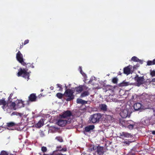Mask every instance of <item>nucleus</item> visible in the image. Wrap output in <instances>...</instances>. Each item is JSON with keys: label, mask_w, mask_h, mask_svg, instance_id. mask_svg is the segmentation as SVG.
Listing matches in <instances>:
<instances>
[{"label": "nucleus", "mask_w": 155, "mask_h": 155, "mask_svg": "<svg viewBox=\"0 0 155 155\" xmlns=\"http://www.w3.org/2000/svg\"><path fill=\"white\" fill-rule=\"evenodd\" d=\"M71 113L70 111L67 110L64 112L63 114L61 116V117L66 118L67 120V118L71 116Z\"/></svg>", "instance_id": "11"}, {"label": "nucleus", "mask_w": 155, "mask_h": 155, "mask_svg": "<svg viewBox=\"0 0 155 155\" xmlns=\"http://www.w3.org/2000/svg\"><path fill=\"white\" fill-rule=\"evenodd\" d=\"M13 95V94H11L10 95V97H10L11 98L12 97V95Z\"/></svg>", "instance_id": "47"}, {"label": "nucleus", "mask_w": 155, "mask_h": 155, "mask_svg": "<svg viewBox=\"0 0 155 155\" xmlns=\"http://www.w3.org/2000/svg\"><path fill=\"white\" fill-rule=\"evenodd\" d=\"M130 114V110L127 109L122 110L120 113V116L123 118L129 117Z\"/></svg>", "instance_id": "5"}, {"label": "nucleus", "mask_w": 155, "mask_h": 155, "mask_svg": "<svg viewBox=\"0 0 155 155\" xmlns=\"http://www.w3.org/2000/svg\"><path fill=\"white\" fill-rule=\"evenodd\" d=\"M131 60L134 61H138L139 59L137 57L134 56L131 58Z\"/></svg>", "instance_id": "29"}, {"label": "nucleus", "mask_w": 155, "mask_h": 155, "mask_svg": "<svg viewBox=\"0 0 155 155\" xmlns=\"http://www.w3.org/2000/svg\"><path fill=\"white\" fill-rule=\"evenodd\" d=\"M103 151V148L101 147H98L97 148V152L98 154H101L102 153Z\"/></svg>", "instance_id": "27"}, {"label": "nucleus", "mask_w": 155, "mask_h": 155, "mask_svg": "<svg viewBox=\"0 0 155 155\" xmlns=\"http://www.w3.org/2000/svg\"><path fill=\"white\" fill-rule=\"evenodd\" d=\"M79 68L80 69V72L82 74V75L83 76H85L86 75L83 72H82L81 67H80Z\"/></svg>", "instance_id": "35"}, {"label": "nucleus", "mask_w": 155, "mask_h": 155, "mask_svg": "<svg viewBox=\"0 0 155 155\" xmlns=\"http://www.w3.org/2000/svg\"><path fill=\"white\" fill-rule=\"evenodd\" d=\"M18 71L17 74L18 77L22 76L25 78H27V81L29 79L30 73L31 72H28V69L20 68Z\"/></svg>", "instance_id": "1"}, {"label": "nucleus", "mask_w": 155, "mask_h": 155, "mask_svg": "<svg viewBox=\"0 0 155 155\" xmlns=\"http://www.w3.org/2000/svg\"><path fill=\"white\" fill-rule=\"evenodd\" d=\"M0 155H8L7 153L5 151H2L1 153L0 154Z\"/></svg>", "instance_id": "36"}, {"label": "nucleus", "mask_w": 155, "mask_h": 155, "mask_svg": "<svg viewBox=\"0 0 155 155\" xmlns=\"http://www.w3.org/2000/svg\"><path fill=\"white\" fill-rule=\"evenodd\" d=\"M135 126V124L132 120L128 121L127 127L130 129H132Z\"/></svg>", "instance_id": "12"}, {"label": "nucleus", "mask_w": 155, "mask_h": 155, "mask_svg": "<svg viewBox=\"0 0 155 155\" xmlns=\"http://www.w3.org/2000/svg\"><path fill=\"white\" fill-rule=\"evenodd\" d=\"M57 148L58 149H58H61V146H58L57 147Z\"/></svg>", "instance_id": "43"}, {"label": "nucleus", "mask_w": 155, "mask_h": 155, "mask_svg": "<svg viewBox=\"0 0 155 155\" xmlns=\"http://www.w3.org/2000/svg\"><path fill=\"white\" fill-rule=\"evenodd\" d=\"M106 118L108 120L111 121L113 122L114 120L113 118L110 115H107L106 117Z\"/></svg>", "instance_id": "25"}, {"label": "nucleus", "mask_w": 155, "mask_h": 155, "mask_svg": "<svg viewBox=\"0 0 155 155\" xmlns=\"http://www.w3.org/2000/svg\"><path fill=\"white\" fill-rule=\"evenodd\" d=\"M0 105H2V107L3 109H5L8 107V103L5 101L4 99H2L0 100Z\"/></svg>", "instance_id": "9"}, {"label": "nucleus", "mask_w": 155, "mask_h": 155, "mask_svg": "<svg viewBox=\"0 0 155 155\" xmlns=\"http://www.w3.org/2000/svg\"><path fill=\"white\" fill-rule=\"evenodd\" d=\"M150 75L152 76H155V71H150Z\"/></svg>", "instance_id": "37"}, {"label": "nucleus", "mask_w": 155, "mask_h": 155, "mask_svg": "<svg viewBox=\"0 0 155 155\" xmlns=\"http://www.w3.org/2000/svg\"><path fill=\"white\" fill-rule=\"evenodd\" d=\"M28 42H29V40H27L25 41H24V45H25L26 44L28 43Z\"/></svg>", "instance_id": "42"}, {"label": "nucleus", "mask_w": 155, "mask_h": 155, "mask_svg": "<svg viewBox=\"0 0 155 155\" xmlns=\"http://www.w3.org/2000/svg\"><path fill=\"white\" fill-rule=\"evenodd\" d=\"M120 138H123L124 137L131 138L132 137L130 134L126 132H122L120 133Z\"/></svg>", "instance_id": "13"}, {"label": "nucleus", "mask_w": 155, "mask_h": 155, "mask_svg": "<svg viewBox=\"0 0 155 155\" xmlns=\"http://www.w3.org/2000/svg\"><path fill=\"white\" fill-rule=\"evenodd\" d=\"M43 120H41L36 124V126L37 127L40 128L43 125Z\"/></svg>", "instance_id": "19"}, {"label": "nucleus", "mask_w": 155, "mask_h": 155, "mask_svg": "<svg viewBox=\"0 0 155 155\" xmlns=\"http://www.w3.org/2000/svg\"><path fill=\"white\" fill-rule=\"evenodd\" d=\"M43 155H66L65 154H63L61 153H59L57 152L54 151L52 154L51 155H48L46 154H44Z\"/></svg>", "instance_id": "28"}, {"label": "nucleus", "mask_w": 155, "mask_h": 155, "mask_svg": "<svg viewBox=\"0 0 155 155\" xmlns=\"http://www.w3.org/2000/svg\"><path fill=\"white\" fill-rule=\"evenodd\" d=\"M28 97L29 100L31 101H35L36 98V97L34 94H31Z\"/></svg>", "instance_id": "15"}, {"label": "nucleus", "mask_w": 155, "mask_h": 155, "mask_svg": "<svg viewBox=\"0 0 155 155\" xmlns=\"http://www.w3.org/2000/svg\"><path fill=\"white\" fill-rule=\"evenodd\" d=\"M123 143H125L127 144L128 145L130 143V142H129V141L128 140H126V141H124L123 142Z\"/></svg>", "instance_id": "39"}, {"label": "nucleus", "mask_w": 155, "mask_h": 155, "mask_svg": "<svg viewBox=\"0 0 155 155\" xmlns=\"http://www.w3.org/2000/svg\"><path fill=\"white\" fill-rule=\"evenodd\" d=\"M16 58L17 60L23 65H26V64L23 61L22 55L19 51L16 54Z\"/></svg>", "instance_id": "7"}, {"label": "nucleus", "mask_w": 155, "mask_h": 155, "mask_svg": "<svg viewBox=\"0 0 155 155\" xmlns=\"http://www.w3.org/2000/svg\"><path fill=\"white\" fill-rule=\"evenodd\" d=\"M148 80V83H150V81L149 80Z\"/></svg>", "instance_id": "49"}, {"label": "nucleus", "mask_w": 155, "mask_h": 155, "mask_svg": "<svg viewBox=\"0 0 155 155\" xmlns=\"http://www.w3.org/2000/svg\"><path fill=\"white\" fill-rule=\"evenodd\" d=\"M134 80L136 81V84L138 86L146 83L145 79L143 77H139L137 75L135 77Z\"/></svg>", "instance_id": "2"}, {"label": "nucleus", "mask_w": 155, "mask_h": 155, "mask_svg": "<svg viewBox=\"0 0 155 155\" xmlns=\"http://www.w3.org/2000/svg\"><path fill=\"white\" fill-rule=\"evenodd\" d=\"M43 91V90H41V91Z\"/></svg>", "instance_id": "51"}, {"label": "nucleus", "mask_w": 155, "mask_h": 155, "mask_svg": "<svg viewBox=\"0 0 155 155\" xmlns=\"http://www.w3.org/2000/svg\"><path fill=\"white\" fill-rule=\"evenodd\" d=\"M89 94V92L87 91H85L82 93L81 95V97H84L86 96H87Z\"/></svg>", "instance_id": "26"}, {"label": "nucleus", "mask_w": 155, "mask_h": 155, "mask_svg": "<svg viewBox=\"0 0 155 155\" xmlns=\"http://www.w3.org/2000/svg\"><path fill=\"white\" fill-rule=\"evenodd\" d=\"M147 64L148 65H153V64L152 61H149L147 62Z\"/></svg>", "instance_id": "38"}, {"label": "nucleus", "mask_w": 155, "mask_h": 155, "mask_svg": "<svg viewBox=\"0 0 155 155\" xmlns=\"http://www.w3.org/2000/svg\"><path fill=\"white\" fill-rule=\"evenodd\" d=\"M55 139L57 140L58 141L60 142H62L63 141V140L62 138L60 137H57L55 138Z\"/></svg>", "instance_id": "30"}, {"label": "nucleus", "mask_w": 155, "mask_h": 155, "mask_svg": "<svg viewBox=\"0 0 155 155\" xmlns=\"http://www.w3.org/2000/svg\"><path fill=\"white\" fill-rule=\"evenodd\" d=\"M67 123V120L66 118L61 117L58 121L57 124L58 125L63 127L65 126Z\"/></svg>", "instance_id": "6"}, {"label": "nucleus", "mask_w": 155, "mask_h": 155, "mask_svg": "<svg viewBox=\"0 0 155 155\" xmlns=\"http://www.w3.org/2000/svg\"><path fill=\"white\" fill-rule=\"evenodd\" d=\"M90 149L91 151H93L94 150V146H91L90 147Z\"/></svg>", "instance_id": "41"}, {"label": "nucleus", "mask_w": 155, "mask_h": 155, "mask_svg": "<svg viewBox=\"0 0 155 155\" xmlns=\"http://www.w3.org/2000/svg\"><path fill=\"white\" fill-rule=\"evenodd\" d=\"M7 129L8 130H10V129L9 128H7Z\"/></svg>", "instance_id": "50"}, {"label": "nucleus", "mask_w": 155, "mask_h": 155, "mask_svg": "<svg viewBox=\"0 0 155 155\" xmlns=\"http://www.w3.org/2000/svg\"><path fill=\"white\" fill-rule=\"evenodd\" d=\"M23 115V114L19 113L16 111L13 112L11 114V116H12L13 115H16V116H19L20 117H22Z\"/></svg>", "instance_id": "20"}, {"label": "nucleus", "mask_w": 155, "mask_h": 155, "mask_svg": "<svg viewBox=\"0 0 155 155\" xmlns=\"http://www.w3.org/2000/svg\"><path fill=\"white\" fill-rule=\"evenodd\" d=\"M83 90V86H80L76 88V91L78 93H80Z\"/></svg>", "instance_id": "21"}, {"label": "nucleus", "mask_w": 155, "mask_h": 155, "mask_svg": "<svg viewBox=\"0 0 155 155\" xmlns=\"http://www.w3.org/2000/svg\"><path fill=\"white\" fill-rule=\"evenodd\" d=\"M73 93V91L71 90L68 89L66 91L64 95L68 97L67 99V101H70L74 98Z\"/></svg>", "instance_id": "4"}, {"label": "nucleus", "mask_w": 155, "mask_h": 155, "mask_svg": "<svg viewBox=\"0 0 155 155\" xmlns=\"http://www.w3.org/2000/svg\"><path fill=\"white\" fill-rule=\"evenodd\" d=\"M152 133L153 134L155 135V131H153Z\"/></svg>", "instance_id": "45"}, {"label": "nucleus", "mask_w": 155, "mask_h": 155, "mask_svg": "<svg viewBox=\"0 0 155 155\" xmlns=\"http://www.w3.org/2000/svg\"><path fill=\"white\" fill-rule=\"evenodd\" d=\"M63 95L60 93H57L56 94L57 97L59 98H62Z\"/></svg>", "instance_id": "31"}, {"label": "nucleus", "mask_w": 155, "mask_h": 155, "mask_svg": "<svg viewBox=\"0 0 155 155\" xmlns=\"http://www.w3.org/2000/svg\"><path fill=\"white\" fill-rule=\"evenodd\" d=\"M30 66L31 67H32L33 68H34V66L32 64L31 65V66Z\"/></svg>", "instance_id": "48"}, {"label": "nucleus", "mask_w": 155, "mask_h": 155, "mask_svg": "<svg viewBox=\"0 0 155 155\" xmlns=\"http://www.w3.org/2000/svg\"><path fill=\"white\" fill-rule=\"evenodd\" d=\"M94 127V126L93 125H90L86 127L85 128V130L86 132H89L91 130H93Z\"/></svg>", "instance_id": "18"}, {"label": "nucleus", "mask_w": 155, "mask_h": 155, "mask_svg": "<svg viewBox=\"0 0 155 155\" xmlns=\"http://www.w3.org/2000/svg\"><path fill=\"white\" fill-rule=\"evenodd\" d=\"M58 150L61 151H66V149L65 148H62L61 149H58Z\"/></svg>", "instance_id": "40"}, {"label": "nucleus", "mask_w": 155, "mask_h": 155, "mask_svg": "<svg viewBox=\"0 0 155 155\" xmlns=\"http://www.w3.org/2000/svg\"><path fill=\"white\" fill-rule=\"evenodd\" d=\"M77 102L78 104H84L86 103V101H85L81 99H78L77 100Z\"/></svg>", "instance_id": "22"}, {"label": "nucleus", "mask_w": 155, "mask_h": 155, "mask_svg": "<svg viewBox=\"0 0 155 155\" xmlns=\"http://www.w3.org/2000/svg\"><path fill=\"white\" fill-rule=\"evenodd\" d=\"M15 102H12L8 103V108L6 109V111L8 113H10L11 112V109L8 108L10 107L12 108L14 110L16 109V108L15 107Z\"/></svg>", "instance_id": "8"}, {"label": "nucleus", "mask_w": 155, "mask_h": 155, "mask_svg": "<svg viewBox=\"0 0 155 155\" xmlns=\"http://www.w3.org/2000/svg\"><path fill=\"white\" fill-rule=\"evenodd\" d=\"M134 108L135 110H138L143 108L142 104L139 103H136L134 105Z\"/></svg>", "instance_id": "10"}, {"label": "nucleus", "mask_w": 155, "mask_h": 155, "mask_svg": "<svg viewBox=\"0 0 155 155\" xmlns=\"http://www.w3.org/2000/svg\"><path fill=\"white\" fill-rule=\"evenodd\" d=\"M18 103L19 104L18 105V106L19 107H24V102L22 101L21 100H18Z\"/></svg>", "instance_id": "23"}, {"label": "nucleus", "mask_w": 155, "mask_h": 155, "mask_svg": "<svg viewBox=\"0 0 155 155\" xmlns=\"http://www.w3.org/2000/svg\"><path fill=\"white\" fill-rule=\"evenodd\" d=\"M50 89L51 90H53L54 89V87H50Z\"/></svg>", "instance_id": "46"}, {"label": "nucleus", "mask_w": 155, "mask_h": 155, "mask_svg": "<svg viewBox=\"0 0 155 155\" xmlns=\"http://www.w3.org/2000/svg\"><path fill=\"white\" fill-rule=\"evenodd\" d=\"M152 62H153V64H155V59L153 60L152 61Z\"/></svg>", "instance_id": "44"}, {"label": "nucleus", "mask_w": 155, "mask_h": 155, "mask_svg": "<svg viewBox=\"0 0 155 155\" xmlns=\"http://www.w3.org/2000/svg\"><path fill=\"white\" fill-rule=\"evenodd\" d=\"M47 149L46 147H41V150L43 152H46L47 151Z\"/></svg>", "instance_id": "32"}, {"label": "nucleus", "mask_w": 155, "mask_h": 155, "mask_svg": "<svg viewBox=\"0 0 155 155\" xmlns=\"http://www.w3.org/2000/svg\"><path fill=\"white\" fill-rule=\"evenodd\" d=\"M57 85V87H59V90L60 91H62V88L61 87V85L59 84H58Z\"/></svg>", "instance_id": "33"}, {"label": "nucleus", "mask_w": 155, "mask_h": 155, "mask_svg": "<svg viewBox=\"0 0 155 155\" xmlns=\"http://www.w3.org/2000/svg\"><path fill=\"white\" fill-rule=\"evenodd\" d=\"M117 81V79L116 78H113L112 79V82L114 83H116Z\"/></svg>", "instance_id": "34"}, {"label": "nucleus", "mask_w": 155, "mask_h": 155, "mask_svg": "<svg viewBox=\"0 0 155 155\" xmlns=\"http://www.w3.org/2000/svg\"><path fill=\"white\" fill-rule=\"evenodd\" d=\"M130 66H129L124 68V72L125 74L128 75L131 73L130 68Z\"/></svg>", "instance_id": "14"}, {"label": "nucleus", "mask_w": 155, "mask_h": 155, "mask_svg": "<svg viewBox=\"0 0 155 155\" xmlns=\"http://www.w3.org/2000/svg\"><path fill=\"white\" fill-rule=\"evenodd\" d=\"M101 116L100 114H96L92 115L90 117L89 120L90 123H95L98 121L101 118Z\"/></svg>", "instance_id": "3"}, {"label": "nucleus", "mask_w": 155, "mask_h": 155, "mask_svg": "<svg viewBox=\"0 0 155 155\" xmlns=\"http://www.w3.org/2000/svg\"><path fill=\"white\" fill-rule=\"evenodd\" d=\"M130 85L129 82H126L125 81H124L120 83L119 84L120 87H124L126 86Z\"/></svg>", "instance_id": "17"}, {"label": "nucleus", "mask_w": 155, "mask_h": 155, "mask_svg": "<svg viewBox=\"0 0 155 155\" xmlns=\"http://www.w3.org/2000/svg\"><path fill=\"white\" fill-rule=\"evenodd\" d=\"M7 126L8 127H10L14 126L15 125V123L13 122H10L7 123Z\"/></svg>", "instance_id": "24"}, {"label": "nucleus", "mask_w": 155, "mask_h": 155, "mask_svg": "<svg viewBox=\"0 0 155 155\" xmlns=\"http://www.w3.org/2000/svg\"><path fill=\"white\" fill-rule=\"evenodd\" d=\"M99 108L100 109L104 111H105L107 110V106L104 104H100Z\"/></svg>", "instance_id": "16"}]
</instances>
